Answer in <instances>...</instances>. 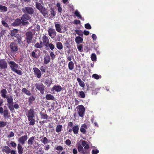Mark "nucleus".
<instances>
[{"mask_svg": "<svg viewBox=\"0 0 154 154\" xmlns=\"http://www.w3.org/2000/svg\"><path fill=\"white\" fill-rule=\"evenodd\" d=\"M82 126L81 128L80 129V131L83 133H84L85 132V128H87V126H84V127H82Z\"/></svg>", "mask_w": 154, "mask_h": 154, "instance_id": "obj_49", "label": "nucleus"}, {"mask_svg": "<svg viewBox=\"0 0 154 154\" xmlns=\"http://www.w3.org/2000/svg\"><path fill=\"white\" fill-rule=\"evenodd\" d=\"M38 50L37 49H35L34 50V51H33L31 53V56L33 57L34 58H37L38 57V56H36L35 52L37 51Z\"/></svg>", "mask_w": 154, "mask_h": 154, "instance_id": "obj_46", "label": "nucleus"}, {"mask_svg": "<svg viewBox=\"0 0 154 154\" xmlns=\"http://www.w3.org/2000/svg\"><path fill=\"white\" fill-rule=\"evenodd\" d=\"M78 114L79 116L81 117H84L85 115V109L82 105H79L78 106Z\"/></svg>", "mask_w": 154, "mask_h": 154, "instance_id": "obj_5", "label": "nucleus"}, {"mask_svg": "<svg viewBox=\"0 0 154 154\" xmlns=\"http://www.w3.org/2000/svg\"><path fill=\"white\" fill-rule=\"evenodd\" d=\"M21 21V19L17 18L13 23L12 24L14 26H19L22 23Z\"/></svg>", "mask_w": 154, "mask_h": 154, "instance_id": "obj_21", "label": "nucleus"}, {"mask_svg": "<svg viewBox=\"0 0 154 154\" xmlns=\"http://www.w3.org/2000/svg\"><path fill=\"white\" fill-rule=\"evenodd\" d=\"M26 36V42L28 44H29L31 43L33 38V34L32 32L28 31L26 32L25 34Z\"/></svg>", "mask_w": 154, "mask_h": 154, "instance_id": "obj_4", "label": "nucleus"}, {"mask_svg": "<svg viewBox=\"0 0 154 154\" xmlns=\"http://www.w3.org/2000/svg\"><path fill=\"white\" fill-rule=\"evenodd\" d=\"M12 97L7 98V106L11 112H13L14 110V102Z\"/></svg>", "mask_w": 154, "mask_h": 154, "instance_id": "obj_3", "label": "nucleus"}, {"mask_svg": "<svg viewBox=\"0 0 154 154\" xmlns=\"http://www.w3.org/2000/svg\"><path fill=\"white\" fill-rule=\"evenodd\" d=\"M46 99L47 100H54V97L51 94H47L45 97Z\"/></svg>", "mask_w": 154, "mask_h": 154, "instance_id": "obj_28", "label": "nucleus"}, {"mask_svg": "<svg viewBox=\"0 0 154 154\" xmlns=\"http://www.w3.org/2000/svg\"><path fill=\"white\" fill-rule=\"evenodd\" d=\"M56 30L58 32L60 33H63L64 31H62L60 25V24L57 23L56 22L54 23Z\"/></svg>", "mask_w": 154, "mask_h": 154, "instance_id": "obj_19", "label": "nucleus"}, {"mask_svg": "<svg viewBox=\"0 0 154 154\" xmlns=\"http://www.w3.org/2000/svg\"><path fill=\"white\" fill-rule=\"evenodd\" d=\"M0 10H1L2 11L6 12L7 11L8 8L0 4Z\"/></svg>", "mask_w": 154, "mask_h": 154, "instance_id": "obj_44", "label": "nucleus"}, {"mask_svg": "<svg viewBox=\"0 0 154 154\" xmlns=\"http://www.w3.org/2000/svg\"><path fill=\"white\" fill-rule=\"evenodd\" d=\"M35 7L39 11L43 7L42 5L41 4L37 2H35Z\"/></svg>", "mask_w": 154, "mask_h": 154, "instance_id": "obj_38", "label": "nucleus"}, {"mask_svg": "<svg viewBox=\"0 0 154 154\" xmlns=\"http://www.w3.org/2000/svg\"><path fill=\"white\" fill-rule=\"evenodd\" d=\"M84 50L86 52H88L90 50V48L87 46H85L84 48Z\"/></svg>", "mask_w": 154, "mask_h": 154, "instance_id": "obj_61", "label": "nucleus"}, {"mask_svg": "<svg viewBox=\"0 0 154 154\" xmlns=\"http://www.w3.org/2000/svg\"><path fill=\"white\" fill-rule=\"evenodd\" d=\"M74 14L75 16L79 18L81 20L82 19V17L80 14L79 12L78 11H75L74 12Z\"/></svg>", "mask_w": 154, "mask_h": 154, "instance_id": "obj_47", "label": "nucleus"}, {"mask_svg": "<svg viewBox=\"0 0 154 154\" xmlns=\"http://www.w3.org/2000/svg\"><path fill=\"white\" fill-rule=\"evenodd\" d=\"M34 74L38 78H40L42 75L41 72L40 70L37 68L35 67L33 68Z\"/></svg>", "mask_w": 154, "mask_h": 154, "instance_id": "obj_11", "label": "nucleus"}, {"mask_svg": "<svg viewBox=\"0 0 154 154\" xmlns=\"http://www.w3.org/2000/svg\"><path fill=\"white\" fill-rule=\"evenodd\" d=\"M80 23L81 21L79 20H75L74 21L73 23L75 24H80Z\"/></svg>", "mask_w": 154, "mask_h": 154, "instance_id": "obj_59", "label": "nucleus"}, {"mask_svg": "<svg viewBox=\"0 0 154 154\" xmlns=\"http://www.w3.org/2000/svg\"><path fill=\"white\" fill-rule=\"evenodd\" d=\"M48 31L49 35L51 38H54L57 35V32L54 29L51 28H49Z\"/></svg>", "mask_w": 154, "mask_h": 154, "instance_id": "obj_9", "label": "nucleus"}, {"mask_svg": "<svg viewBox=\"0 0 154 154\" xmlns=\"http://www.w3.org/2000/svg\"><path fill=\"white\" fill-rule=\"evenodd\" d=\"M18 30L17 29H14L12 30L10 34V35L11 37L16 36L18 33Z\"/></svg>", "mask_w": 154, "mask_h": 154, "instance_id": "obj_24", "label": "nucleus"}, {"mask_svg": "<svg viewBox=\"0 0 154 154\" xmlns=\"http://www.w3.org/2000/svg\"><path fill=\"white\" fill-rule=\"evenodd\" d=\"M42 143L45 144L48 143V140L47 138L45 137H44L41 140Z\"/></svg>", "mask_w": 154, "mask_h": 154, "instance_id": "obj_45", "label": "nucleus"}, {"mask_svg": "<svg viewBox=\"0 0 154 154\" xmlns=\"http://www.w3.org/2000/svg\"><path fill=\"white\" fill-rule=\"evenodd\" d=\"M56 149L57 150H59L60 151H61L63 149V148L60 146H57Z\"/></svg>", "mask_w": 154, "mask_h": 154, "instance_id": "obj_60", "label": "nucleus"}, {"mask_svg": "<svg viewBox=\"0 0 154 154\" xmlns=\"http://www.w3.org/2000/svg\"><path fill=\"white\" fill-rule=\"evenodd\" d=\"M52 82L51 80H50L49 79H47L45 82V84L48 86H50Z\"/></svg>", "mask_w": 154, "mask_h": 154, "instance_id": "obj_39", "label": "nucleus"}, {"mask_svg": "<svg viewBox=\"0 0 154 154\" xmlns=\"http://www.w3.org/2000/svg\"><path fill=\"white\" fill-rule=\"evenodd\" d=\"M56 47L57 48L60 50H61L63 49V46L61 42H58L56 43Z\"/></svg>", "mask_w": 154, "mask_h": 154, "instance_id": "obj_37", "label": "nucleus"}, {"mask_svg": "<svg viewBox=\"0 0 154 154\" xmlns=\"http://www.w3.org/2000/svg\"><path fill=\"white\" fill-rule=\"evenodd\" d=\"M31 18V17L27 14L24 13L22 15L21 19L22 21H26L29 20Z\"/></svg>", "mask_w": 154, "mask_h": 154, "instance_id": "obj_18", "label": "nucleus"}, {"mask_svg": "<svg viewBox=\"0 0 154 154\" xmlns=\"http://www.w3.org/2000/svg\"><path fill=\"white\" fill-rule=\"evenodd\" d=\"M40 12L45 17H48V12L47 9L44 7L39 10Z\"/></svg>", "mask_w": 154, "mask_h": 154, "instance_id": "obj_17", "label": "nucleus"}, {"mask_svg": "<svg viewBox=\"0 0 154 154\" xmlns=\"http://www.w3.org/2000/svg\"><path fill=\"white\" fill-rule=\"evenodd\" d=\"M2 25L5 27L8 28L9 26L8 24L5 22V21L3 20H2Z\"/></svg>", "mask_w": 154, "mask_h": 154, "instance_id": "obj_50", "label": "nucleus"}, {"mask_svg": "<svg viewBox=\"0 0 154 154\" xmlns=\"http://www.w3.org/2000/svg\"><path fill=\"white\" fill-rule=\"evenodd\" d=\"M42 43L44 44L45 47H46L48 46L47 45L50 43L48 38L46 35H44L42 37Z\"/></svg>", "mask_w": 154, "mask_h": 154, "instance_id": "obj_12", "label": "nucleus"}, {"mask_svg": "<svg viewBox=\"0 0 154 154\" xmlns=\"http://www.w3.org/2000/svg\"><path fill=\"white\" fill-rule=\"evenodd\" d=\"M40 69L42 72L45 73L46 72V68L45 66H41Z\"/></svg>", "mask_w": 154, "mask_h": 154, "instance_id": "obj_51", "label": "nucleus"}, {"mask_svg": "<svg viewBox=\"0 0 154 154\" xmlns=\"http://www.w3.org/2000/svg\"><path fill=\"white\" fill-rule=\"evenodd\" d=\"M91 58L92 60L93 61H95L96 59V55L94 53H93L91 54Z\"/></svg>", "mask_w": 154, "mask_h": 154, "instance_id": "obj_48", "label": "nucleus"}, {"mask_svg": "<svg viewBox=\"0 0 154 154\" xmlns=\"http://www.w3.org/2000/svg\"><path fill=\"white\" fill-rule=\"evenodd\" d=\"M40 114L41 119H47L48 118V116L46 114L43 112H40Z\"/></svg>", "mask_w": 154, "mask_h": 154, "instance_id": "obj_42", "label": "nucleus"}, {"mask_svg": "<svg viewBox=\"0 0 154 154\" xmlns=\"http://www.w3.org/2000/svg\"><path fill=\"white\" fill-rule=\"evenodd\" d=\"M63 88L60 85H54L52 88L51 91H55L57 92H60L62 89Z\"/></svg>", "mask_w": 154, "mask_h": 154, "instance_id": "obj_14", "label": "nucleus"}, {"mask_svg": "<svg viewBox=\"0 0 154 154\" xmlns=\"http://www.w3.org/2000/svg\"><path fill=\"white\" fill-rule=\"evenodd\" d=\"M28 99V102L29 105H30L32 104L33 101H34L35 100V97L32 96H31L29 97Z\"/></svg>", "mask_w": 154, "mask_h": 154, "instance_id": "obj_29", "label": "nucleus"}, {"mask_svg": "<svg viewBox=\"0 0 154 154\" xmlns=\"http://www.w3.org/2000/svg\"><path fill=\"white\" fill-rule=\"evenodd\" d=\"M50 56L52 60H54L56 57V55L54 52H51L50 53Z\"/></svg>", "mask_w": 154, "mask_h": 154, "instance_id": "obj_54", "label": "nucleus"}, {"mask_svg": "<svg viewBox=\"0 0 154 154\" xmlns=\"http://www.w3.org/2000/svg\"><path fill=\"white\" fill-rule=\"evenodd\" d=\"M68 68L70 70H72L74 67V65L72 61H70L68 64Z\"/></svg>", "mask_w": 154, "mask_h": 154, "instance_id": "obj_34", "label": "nucleus"}, {"mask_svg": "<svg viewBox=\"0 0 154 154\" xmlns=\"http://www.w3.org/2000/svg\"><path fill=\"white\" fill-rule=\"evenodd\" d=\"M82 146L84 147V149L86 150H88L89 146L88 143L85 141H83L82 142Z\"/></svg>", "mask_w": 154, "mask_h": 154, "instance_id": "obj_25", "label": "nucleus"}, {"mask_svg": "<svg viewBox=\"0 0 154 154\" xmlns=\"http://www.w3.org/2000/svg\"><path fill=\"white\" fill-rule=\"evenodd\" d=\"M74 31L76 32V34H77L81 36H83V32L81 30L75 29Z\"/></svg>", "mask_w": 154, "mask_h": 154, "instance_id": "obj_43", "label": "nucleus"}, {"mask_svg": "<svg viewBox=\"0 0 154 154\" xmlns=\"http://www.w3.org/2000/svg\"><path fill=\"white\" fill-rule=\"evenodd\" d=\"M62 126H57L56 129V132L57 133L61 131L62 128Z\"/></svg>", "mask_w": 154, "mask_h": 154, "instance_id": "obj_56", "label": "nucleus"}, {"mask_svg": "<svg viewBox=\"0 0 154 154\" xmlns=\"http://www.w3.org/2000/svg\"><path fill=\"white\" fill-rule=\"evenodd\" d=\"M77 80L79 85L81 87L84 88L85 86V83L82 81L81 79L79 78H77Z\"/></svg>", "mask_w": 154, "mask_h": 154, "instance_id": "obj_35", "label": "nucleus"}, {"mask_svg": "<svg viewBox=\"0 0 154 154\" xmlns=\"http://www.w3.org/2000/svg\"><path fill=\"white\" fill-rule=\"evenodd\" d=\"M14 72L20 75H21L23 74L22 72L20 70H18L17 69H16Z\"/></svg>", "mask_w": 154, "mask_h": 154, "instance_id": "obj_52", "label": "nucleus"}, {"mask_svg": "<svg viewBox=\"0 0 154 154\" xmlns=\"http://www.w3.org/2000/svg\"><path fill=\"white\" fill-rule=\"evenodd\" d=\"M7 63L5 59L0 60V69H6L8 67Z\"/></svg>", "mask_w": 154, "mask_h": 154, "instance_id": "obj_10", "label": "nucleus"}, {"mask_svg": "<svg viewBox=\"0 0 154 154\" xmlns=\"http://www.w3.org/2000/svg\"><path fill=\"white\" fill-rule=\"evenodd\" d=\"M78 151L83 154H87L88 153V151L84 149L82 146L80 144L78 145Z\"/></svg>", "mask_w": 154, "mask_h": 154, "instance_id": "obj_16", "label": "nucleus"}, {"mask_svg": "<svg viewBox=\"0 0 154 154\" xmlns=\"http://www.w3.org/2000/svg\"><path fill=\"white\" fill-rule=\"evenodd\" d=\"M0 93L2 97L4 98H6L7 100V98H9L12 97L11 96H9L8 95H6L7 91L5 89H3L2 90L0 91Z\"/></svg>", "mask_w": 154, "mask_h": 154, "instance_id": "obj_13", "label": "nucleus"}, {"mask_svg": "<svg viewBox=\"0 0 154 154\" xmlns=\"http://www.w3.org/2000/svg\"><path fill=\"white\" fill-rule=\"evenodd\" d=\"M8 63L11 71L13 72L16 69H18L20 67L18 64L14 61L8 62Z\"/></svg>", "mask_w": 154, "mask_h": 154, "instance_id": "obj_6", "label": "nucleus"}, {"mask_svg": "<svg viewBox=\"0 0 154 154\" xmlns=\"http://www.w3.org/2000/svg\"><path fill=\"white\" fill-rule=\"evenodd\" d=\"M51 16H54L55 15L56 13L54 12V9L53 8H51Z\"/></svg>", "mask_w": 154, "mask_h": 154, "instance_id": "obj_57", "label": "nucleus"}, {"mask_svg": "<svg viewBox=\"0 0 154 154\" xmlns=\"http://www.w3.org/2000/svg\"><path fill=\"white\" fill-rule=\"evenodd\" d=\"M42 45V42L41 41L40 43L37 42L34 45V47L35 48L40 49L43 47Z\"/></svg>", "mask_w": 154, "mask_h": 154, "instance_id": "obj_30", "label": "nucleus"}, {"mask_svg": "<svg viewBox=\"0 0 154 154\" xmlns=\"http://www.w3.org/2000/svg\"><path fill=\"white\" fill-rule=\"evenodd\" d=\"M51 58L48 55H46L44 57V62L45 64H48L50 62Z\"/></svg>", "mask_w": 154, "mask_h": 154, "instance_id": "obj_22", "label": "nucleus"}, {"mask_svg": "<svg viewBox=\"0 0 154 154\" xmlns=\"http://www.w3.org/2000/svg\"><path fill=\"white\" fill-rule=\"evenodd\" d=\"M92 77L96 79H98L99 78V76L97 74H94L92 75Z\"/></svg>", "mask_w": 154, "mask_h": 154, "instance_id": "obj_58", "label": "nucleus"}, {"mask_svg": "<svg viewBox=\"0 0 154 154\" xmlns=\"http://www.w3.org/2000/svg\"><path fill=\"white\" fill-rule=\"evenodd\" d=\"M22 11L24 13L32 15L34 13V9L30 7L27 6L22 9Z\"/></svg>", "mask_w": 154, "mask_h": 154, "instance_id": "obj_2", "label": "nucleus"}, {"mask_svg": "<svg viewBox=\"0 0 154 154\" xmlns=\"http://www.w3.org/2000/svg\"><path fill=\"white\" fill-rule=\"evenodd\" d=\"M85 28L87 29H91V27L89 23H88L85 24Z\"/></svg>", "mask_w": 154, "mask_h": 154, "instance_id": "obj_55", "label": "nucleus"}, {"mask_svg": "<svg viewBox=\"0 0 154 154\" xmlns=\"http://www.w3.org/2000/svg\"><path fill=\"white\" fill-rule=\"evenodd\" d=\"M22 91L28 96L31 95L30 91L27 90L26 88H23L22 89Z\"/></svg>", "mask_w": 154, "mask_h": 154, "instance_id": "obj_27", "label": "nucleus"}, {"mask_svg": "<svg viewBox=\"0 0 154 154\" xmlns=\"http://www.w3.org/2000/svg\"><path fill=\"white\" fill-rule=\"evenodd\" d=\"M83 38L81 37L78 36L75 38V42L77 44H79L82 42Z\"/></svg>", "mask_w": 154, "mask_h": 154, "instance_id": "obj_26", "label": "nucleus"}, {"mask_svg": "<svg viewBox=\"0 0 154 154\" xmlns=\"http://www.w3.org/2000/svg\"><path fill=\"white\" fill-rule=\"evenodd\" d=\"M35 85L36 89L39 91L41 93L43 94L45 90V86L42 83H36Z\"/></svg>", "mask_w": 154, "mask_h": 154, "instance_id": "obj_7", "label": "nucleus"}, {"mask_svg": "<svg viewBox=\"0 0 154 154\" xmlns=\"http://www.w3.org/2000/svg\"><path fill=\"white\" fill-rule=\"evenodd\" d=\"M27 135H26L18 138V141L19 143L23 145L24 144L25 141L27 140Z\"/></svg>", "mask_w": 154, "mask_h": 154, "instance_id": "obj_15", "label": "nucleus"}, {"mask_svg": "<svg viewBox=\"0 0 154 154\" xmlns=\"http://www.w3.org/2000/svg\"><path fill=\"white\" fill-rule=\"evenodd\" d=\"M11 150V149L8 146H5L2 147V151L7 154H9L10 153Z\"/></svg>", "mask_w": 154, "mask_h": 154, "instance_id": "obj_20", "label": "nucleus"}, {"mask_svg": "<svg viewBox=\"0 0 154 154\" xmlns=\"http://www.w3.org/2000/svg\"><path fill=\"white\" fill-rule=\"evenodd\" d=\"M79 128L78 126H74L73 128V131L75 134H76L78 133Z\"/></svg>", "mask_w": 154, "mask_h": 154, "instance_id": "obj_40", "label": "nucleus"}, {"mask_svg": "<svg viewBox=\"0 0 154 154\" xmlns=\"http://www.w3.org/2000/svg\"><path fill=\"white\" fill-rule=\"evenodd\" d=\"M26 116L28 118V120L30 122L29 124L33 125L35 123V120L34 117L35 116V111L32 109L29 110L26 113Z\"/></svg>", "mask_w": 154, "mask_h": 154, "instance_id": "obj_1", "label": "nucleus"}, {"mask_svg": "<svg viewBox=\"0 0 154 154\" xmlns=\"http://www.w3.org/2000/svg\"><path fill=\"white\" fill-rule=\"evenodd\" d=\"M65 143L66 145L68 146H69L70 145L71 142L69 140L67 139L66 140Z\"/></svg>", "mask_w": 154, "mask_h": 154, "instance_id": "obj_63", "label": "nucleus"}, {"mask_svg": "<svg viewBox=\"0 0 154 154\" xmlns=\"http://www.w3.org/2000/svg\"><path fill=\"white\" fill-rule=\"evenodd\" d=\"M77 48L79 51L81 52L83 51L82 46V45H78L77 46Z\"/></svg>", "mask_w": 154, "mask_h": 154, "instance_id": "obj_53", "label": "nucleus"}, {"mask_svg": "<svg viewBox=\"0 0 154 154\" xmlns=\"http://www.w3.org/2000/svg\"><path fill=\"white\" fill-rule=\"evenodd\" d=\"M1 35L2 37H3V35H5V34L6 33V30L5 29H3L1 31Z\"/></svg>", "mask_w": 154, "mask_h": 154, "instance_id": "obj_62", "label": "nucleus"}, {"mask_svg": "<svg viewBox=\"0 0 154 154\" xmlns=\"http://www.w3.org/2000/svg\"><path fill=\"white\" fill-rule=\"evenodd\" d=\"M3 113L4 117L8 118L10 117V115L8 109L4 110Z\"/></svg>", "mask_w": 154, "mask_h": 154, "instance_id": "obj_32", "label": "nucleus"}, {"mask_svg": "<svg viewBox=\"0 0 154 154\" xmlns=\"http://www.w3.org/2000/svg\"><path fill=\"white\" fill-rule=\"evenodd\" d=\"M47 46L46 47H45L47 50L49 49L48 47H49L51 50H53L55 48L54 45L52 43H49Z\"/></svg>", "mask_w": 154, "mask_h": 154, "instance_id": "obj_33", "label": "nucleus"}, {"mask_svg": "<svg viewBox=\"0 0 154 154\" xmlns=\"http://www.w3.org/2000/svg\"><path fill=\"white\" fill-rule=\"evenodd\" d=\"M78 97L81 98H84L85 97V94L83 91H81L79 92Z\"/></svg>", "mask_w": 154, "mask_h": 154, "instance_id": "obj_36", "label": "nucleus"}, {"mask_svg": "<svg viewBox=\"0 0 154 154\" xmlns=\"http://www.w3.org/2000/svg\"><path fill=\"white\" fill-rule=\"evenodd\" d=\"M15 37L17 39V42L19 44L23 43V42L22 41V37L21 34H18L16 36H15Z\"/></svg>", "mask_w": 154, "mask_h": 154, "instance_id": "obj_23", "label": "nucleus"}, {"mask_svg": "<svg viewBox=\"0 0 154 154\" xmlns=\"http://www.w3.org/2000/svg\"><path fill=\"white\" fill-rule=\"evenodd\" d=\"M14 134L13 132H11L10 133V134L8 135V137L9 138H10L14 137Z\"/></svg>", "mask_w": 154, "mask_h": 154, "instance_id": "obj_64", "label": "nucleus"}, {"mask_svg": "<svg viewBox=\"0 0 154 154\" xmlns=\"http://www.w3.org/2000/svg\"><path fill=\"white\" fill-rule=\"evenodd\" d=\"M17 149L19 154H22L23 153V149L20 144H18Z\"/></svg>", "mask_w": 154, "mask_h": 154, "instance_id": "obj_31", "label": "nucleus"}, {"mask_svg": "<svg viewBox=\"0 0 154 154\" xmlns=\"http://www.w3.org/2000/svg\"><path fill=\"white\" fill-rule=\"evenodd\" d=\"M35 139L34 137H31L28 141V143L29 145H32L33 143V141Z\"/></svg>", "mask_w": 154, "mask_h": 154, "instance_id": "obj_41", "label": "nucleus"}, {"mask_svg": "<svg viewBox=\"0 0 154 154\" xmlns=\"http://www.w3.org/2000/svg\"><path fill=\"white\" fill-rule=\"evenodd\" d=\"M10 51L12 53H15L18 50V47L17 43L14 42H11L10 45Z\"/></svg>", "mask_w": 154, "mask_h": 154, "instance_id": "obj_8", "label": "nucleus"}]
</instances>
